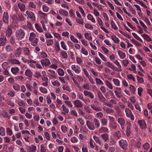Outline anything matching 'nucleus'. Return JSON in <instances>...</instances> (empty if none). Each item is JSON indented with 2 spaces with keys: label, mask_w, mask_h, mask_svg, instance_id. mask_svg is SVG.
Segmentation results:
<instances>
[{
  "label": "nucleus",
  "mask_w": 152,
  "mask_h": 152,
  "mask_svg": "<svg viewBox=\"0 0 152 152\" xmlns=\"http://www.w3.org/2000/svg\"><path fill=\"white\" fill-rule=\"evenodd\" d=\"M93 124H92L90 121H86V124L88 128L91 130H94L95 129H97L100 127L99 121L96 118L93 119Z\"/></svg>",
  "instance_id": "obj_1"
},
{
  "label": "nucleus",
  "mask_w": 152,
  "mask_h": 152,
  "mask_svg": "<svg viewBox=\"0 0 152 152\" xmlns=\"http://www.w3.org/2000/svg\"><path fill=\"white\" fill-rule=\"evenodd\" d=\"M25 31L22 29L17 30L15 31V37L16 39L21 40L25 37Z\"/></svg>",
  "instance_id": "obj_2"
},
{
  "label": "nucleus",
  "mask_w": 152,
  "mask_h": 152,
  "mask_svg": "<svg viewBox=\"0 0 152 152\" xmlns=\"http://www.w3.org/2000/svg\"><path fill=\"white\" fill-rule=\"evenodd\" d=\"M12 19L14 21H23L24 20V18L22 13L13 15L12 16Z\"/></svg>",
  "instance_id": "obj_3"
},
{
  "label": "nucleus",
  "mask_w": 152,
  "mask_h": 152,
  "mask_svg": "<svg viewBox=\"0 0 152 152\" xmlns=\"http://www.w3.org/2000/svg\"><path fill=\"white\" fill-rule=\"evenodd\" d=\"M25 16L26 17L28 16L27 18H29L32 21H34L36 20L35 16L34 14L32 12L29 11H27L25 14Z\"/></svg>",
  "instance_id": "obj_4"
},
{
  "label": "nucleus",
  "mask_w": 152,
  "mask_h": 152,
  "mask_svg": "<svg viewBox=\"0 0 152 152\" xmlns=\"http://www.w3.org/2000/svg\"><path fill=\"white\" fill-rule=\"evenodd\" d=\"M38 16L40 18V21H47V14L39 11L38 13Z\"/></svg>",
  "instance_id": "obj_5"
},
{
  "label": "nucleus",
  "mask_w": 152,
  "mask_h": 152,
  "mask_svg": "<svg viewBox=\"0 0 152 152\" xmlns=\"http://www.w3.org/2000/svg\"><path fill=\"white\" fill-rule=\"evenodd\" d=\"M119 145L124 150H126L127 148L128 143L125 140L121 139L119 141Z\"/></svg>",
  "instance_id": "obj_6"
},
{
  "label": "nucleus",
  "mask_w": 152,
  "mask_h": 152,
  "mask_svg": "<svg viewBox=\"0 0 152 152\" xmlns=\"http://www.w3.org/2000/svg\"><path fill=\"white\" fill-rule=\"evenodd\" d=\"M9 15L8 12H5L3 15V21L6 25H7L9 23Z\"/></svg>",
  "instance_id": "obj_7"
},
{
  "label": "nucleus",
  "mask_w": 152,
  "mask_h": 152,
  "mask_svg": "<svg viewBox=\"0 0 152 152\" xmlns=\"http://www.w3.org/2000/svg\"><path fill=\"white\" fill-rule=\"evenodd\" d=\"M125 112L127 117L129 118L132 121L134 120V117L130 110L129 108H126L125 110Z\"/></svg>",
  "instance_id": "obj_8"
},
{
  "label": "nucleus",
  "mask_w": 152,
  "mask_h": 152,
  "mask_svg": "<svg viewBox=\"0 0 152 152\" xmlns=\"http://www.w3.org/2000/svg\"><path fill=\"white\" fill-rule=\"evenodd\" d=\"M72 70L77 74H80L81 72V70L80 67L78 65L73 64L71 66Z\"/></svg>",
  "instance_id": "obj_9"
},
{
  "label": "nucleus",
  "mask_w": 152,
  "mask_h": 152,
  "mask_svg": "<svg viewBox=\"0 0 152 152\" xmlns=\"http://www.w3.org/2000/svg\"><path fill=\"white\" fill-rule=\"evenodd\" d=\"M26 150L27 152H36L37 147L35 145H32L30 146H27Z\"/></svg>",
  "instance_id": "obj_10"
},
{
  "label": "nucleus",
  "mask_w": 152,
  "mask_h": 152,
  "mask_svg": "<svg viewBox=\"0 0 152 152\" xmlns=\"http://www.w3.org/2000/svg\"><path fill=\"white\" fill-rule=\"evenodd\" d=\"M67 71L68 74L70 76L71 78L75 83H77L75 79V77H74V73L73 71L69 69H67Z\"/></svg>",
  "instance_id": "obj_11"
},
{
  "label": "nucleus",
  "mask_w": 152,
  "mask_h": 152,
  "mask_svg": "<svg viewBox=\"0 0 152 152\" xmlns=\"http://www.w3.org/2000/svg\"><path fill=\"white\" fill-rule=\"evenodd\" d=\"M41 63L43 66H47L50 64V62L49 59L45 58L42 59L41 61Z\"/></svg>",
  "instance_id": "obj_12"
},
{
  "label": "nucleus",
  "mask_w": 152,
  "mask_h": 152,
  "mask_svg": "<svg viewBox=\"0 0 152 152\" xmlns=\"http://www.w3.org/2000/svg\"><path fill=\"white\" fill-rule=\"evenodd\" d=\"M42 24L43 28L45 31H47L49 30V26L47 21H40Z\"/></svg>",
  "instance_id": "obj_13"
},
{
  "label": "nucleus",
  "mask_w": 152,
  "mask_h": 152,
  "mask_svg": "<svg viewBox=\"0 0 152 152\" xmlns=\"http://www.w3.org/2000/svg\"><path fill=\"white\" fill-rule=\"evenodd\" d=\"M138 123L142 129H144L146 128L147 125L144 120H139L138 121Z\"/></svg>",
  "instance_id": "obj_14"
},
{
  "label": "nucleus",
  "mask_w": 152,
  "mask_h": 152,
  "mask_svg": "<svg viewBox=\"0 0 152 152\" xmlns=\"http://www.w3.org/2000/svg\"><path fill=\"white\" fill-rule=\"evenodd\" d=\"M93 137L96 142L98 143L100 145H103V141L99 137L94 135L93 136Z\"/></svg>",
  "instance_id": "obj_15"
},
{
  "label": "nucleus",
  "mask_w": 152,
  "mask_h": 152,
  "mask_svg": "<svg viewBox=\"0 0 152 152\" xmlns=\"http://www.w3.org/2000/svg\"><path fill=\"white\" fill-rule=\"evenodd\" d=\"M15 102L17 103L20 106H24L25 105V103L23 100H21L18 97H17L15 99Z\"/></svg>",
  "instance_id": "obj_16"
},
{
  "label": "nucleus",
  "mask_w": 152,
  "mask_h": 152,
  "mask_svg": "<svg viewBox=\"0 0 152 152\" xmlns=\"http://www.w3.org/2000/svg\"><path fill=\"white\" fill-rule=\"evenodd\" d=\"M74 105L76 108H81L83 107L82 102L79 100H76L74 102Z\"/></svg>",
  "instance_id": "obj_17"
},
{
  "label": "nucleus",
  "mask_w": 152,
  "mask_h": 152,
  "mask_svg": "<svg viewBox=\"0 0 152 152\" xmlns=\"http://www.w3.org/2000/svg\"><path fill=\"white\" fill-rule=\"evenodd\" d=\"M19 68L17 67H12L11 69L12 73L14 75H17L19 71Z\"/></svg>",
  "instance_id": "obj_18"
},
{
  "label": "nucleus",
  "mask_w": 152,
  "mask_h": 152,
  "mask_svg": "<svg viewBox=\"0 0 152 152\" xmlns=\"http://www.w3.org/2000/svg\"><path fill=\"white\" fill-rule=\"evenodd\" d=\"M113 62L118 66V68H117L115 70L121 72L122 70V66L120 63L118 61V60H116Z\"/></svg>",
  "instance_id": "obj_19"
},
{
  "label": "nucleus",
  "mask_w": 152,
  "mask_h": 152,
  "mask_svg": "<svg viewBox=\"0 0 152 152\" xmlns=\"http://www.w3.org/2000/svg\"><path fill=\"white\" fill-rule=\"evenodd\" d=\"M48 71L49 72V75L51 79L55 78L56 77V72L50 69L48 70Z\"/></svg>",
  "instance_id": "obj_20"
},
{
  "label": "nucleus",
  "mask_w": 152,
  "mask_h": 152,
  "mask_svg": "<svg viewBox=\"0 0 152 152\" xmlns=\"http://www.w3.org/2000/svg\"><path fill=\"white\" fill-rule=\"evenodd\" d=\"M114 137L117 139H119L121 137V134L119 131H117L113 133Z\"/></svg>",
  "instance_id": "obj_21"
},
{
  "label": "nucleus",
  "mask_w": 152,
  "mask_h": 152,
  "mask_svg": "<svg viewBox=\"0 0 152 152\" xmlns=\"http://www.w3.org/2000/svg\"><path fill=\"white\" fill-rule=\"evenodd\" d=\"M117 123L114 122H109V127L113 129H115L117 127Z\"/></svg>",
  "instance_id": "obj_22"
},
{
  "label": "nucleus",
  "mask_w": 152,
  "mask_h": 152,
  "mask_svg": "<svg viewBox=\"0 0 152 152\" xmlns=\"http://www.w3.org/2000/svg\"><path fill=\"white\" fill-rule=\"evenodd\" d=\"M18 5L20 10L22 12H23L25 10L26 6L25 5L21 3H19L18 4Z\"/></svg>",
  "instance_id": "obj_23"
},
{
  "label": "nucleus",
  "mask_w": 152,
  "mask_h": 152,
  "mask_svg": "<svg viewBox=\"0 0 152 152\" xmlns=\"http://www.w3.org/2000/svg\"><path fill=\"white\" fill-rule=\"evenodd\" d=\"M100 137L105 142H106L109 139V135L107 133L101 134Z\"/></svg>",
  "instance_id": "obj_24"
},
{
  "label": "nucleus",
  "mask_w": 152,
  "mask_h": 152,
  "mask_svg": "<svg viewBox=\"0 0 152 152\" xmlns=\"http://www.w3.org/2000/svg\"><path fill=\"white\" fill-rule=\"evenodd\" d=\"M62 108L63 109V111L62 112V113L64 115H66V114L68 113L69 112V109L67 108L64 104L62 105Z\"/></svg>",
  "instance_id": "obj_25"
},
{
  "label": "nucleus",
  "mask_w": 152,
  "mask_h": 152,
  "mask_svg": "<svg viewBox=\"0 0 152 152\" xmlns=\"http://www.w3.org/2000/svg\"><path fill=\"white\" fill-rule=\"evenodd\" d=\"M105 65L108 67H109L113 69V70H115V67L114 65L111 63L110 62L108 61L106 63H104Z\"/></svg>",
  "instance_id": "obj_26"
},
{
  "label": "nucleus",
  "mask_w": 152,
  "mask_h": 152,
  "mask_svg": "<svg viewBox=\"0 0 152 152\" xmlns=\"http://www.w3.org/2000/svg\"><path fill=\"white\" fill-rule=\"evenodd\" d=\"M12 30L11 26H9L8 27L7 30L6 32V35L7 37H9L12 34Z\"/></svg>",
  "instance_id": "obj_27"
},
{
  "label": "nucleus",
  "mask_w": 152,
  "mask_h": 152,
  "mask_svg": "<svg viewBox=\"0 0 152 152\" xmlns=\"http://www.w3.org/2000/svg\"><path fill=\"white\" fill-rule=\"evenodd\" d=\"M7 42V39L5 37L0 38V46H2L4 45Z\"/></svg>",
  "instance_id": "obj_28"
},
{
  "label": "nucleus",
  "mask_w": 152,
  "mask_h": 152,
  "mask_svg": "<svg viewBox=\"0 0 152 152\" xmlns=\"http://www.w3.org/2000/svg\"><path fill=\"white\" fill-rule=\"evenodd\" d=\"M58 12L61 15L65 16H67L68 15L67 11L62 9H59L58 10Z\"/></svg>",
  "instance_id": "obj_29"
},
{
  "label": "nucleus",
  "mask_w": 152,
  "mask_h": 152,
  "mask_svg": "<svg viewBox=\"0 0 152 152\" xmlns=\"http://www.w3.org/2000/svg\"><path fill=\"white\" fill-rule=\"evenodd\" d=\"M22 51L24 54L26 56H29L30 54L29 49L27 48H24L22 49Z\"/></svg>",
  "instance_id": "obj_30"
},
{
  "label": "nucleus",
  "mask_w": 152,
  "mask_h": 152,
  "mask_svg": "<svg viewBox=\"0 0 152 152\" xmlns=\"http://www.w3.org/2000/svg\"><path fill=\"white\" fill-rule=\"evenodd\" d=\"M118 53L121 59H124L126 56L125 53L121 50H119L118 51Z\"/></svg>",
  "instance_id": "obj_31"
},
{
  "label": "nucleus",
  "mask_w": 152,
  "mask_h": 152,
  "mask_svg": "<svg viewBox=\"0 0 152 152\" xmlns=\"http://www.w3.org/2000/svg\"><path fill=\"white\" fill-rule=\"evenodd\" d=\"M90 106L94 110L96 111H101L102 110L101 108L94 104H91Z\"/></svg>",
  "instance_id": "obj_32"
},
{
  "label": "nucleus",
  "mask_w": 152,
  "mask_h": 152,
  "mask_svg": "<svg viewBox=\"0 0 152 152\" xmlns=\"http://www.w3.org/2000/svg\"><path fill=\"white\" fill-rule=\"evenodd\" d=\"M132 42L135 45L138 46V47H141L142 45V44L139 42H138L135 39H132L131 40Z\"/></svg>",
  "instance_id": "obj_33"
},
{
  "label": "nucleus",
  "mask_w": 152,
  "mask_h": 152,
  "mask_svg": "<svg viewBox=\"0 0 152 152\" xmlns=\"http://www.w3.org/2000/svg\"><path fill=\"white\" fill-rule=\"evenodd\" d=\"M111 38L114 42L118 44L120 42L119 39L115 35H113L111 36Z\"/></svg>",
  "instance_id": "obj_34"
},
{
  "label": "nucleus",
  "mask_w": 152,
  "mask_h": 152,
  "mask_svg": "<svg viewBox=\"0 0 152 152\" xmlns=\"http://www.w3.org/2000/svg\"><path fill=\"white\" fill-rule=\"evenodd\" d=\"M52 84L53 86L56 87H59L61 86V84L58 80H54L51 81Z\"/></svg>",
  "instance_id": "obj_35"
},
{
  "label": "nucleus",
  "mask_w": 152,
  "mask_h": 152,
  "mask_svg": "<svg viewBox=\"0 0 152 152\" xmlns=\"http://www.w3.org/2000/svg\"><path fill=\"white\" fill-rule=\"evenodd\" d=\"M60 53L64 58L66 59L68 58V55L66 51L61 50L60 51Z\"/></svg>",
  "instance_id": "obj_36"
},
{
  "label": "nucleus",
  "mask_w": 152,
  "mask_h": 152,
  "mask_svg": "<svg viewBox=\"0 0 152 152\" xmlns=\"http://www.w3.org/2000/svg\"><path fill=\"white\" fill-rule=\"evenodd\" d=\"M30 41L31 42V44L32 46H36L37 45L38 40V39L37 38H34V39L30 40Z\"/></svg>",
  "instance_id": "obj_37"
},
{
  "label": "nucleus",
  "mask_w": 152,
  "mask_h": 152,
  "mask_svg": "<svg viewBox=\"0 0 152 152\" xmlns=\"http://www.w3.org/2000/svg\"><path fill=\"white\" fill-rule=\"evenodd\" d=\"M22 51L21 48H18L15 53V56L17 57H19L20 55L21 52Z\"/></svg>",
  "instance_id": "obj_38"
},
{
  "label": "nucleus",
  "mask_w": 152,
  "mask_h": 152,
  "mask_svg": "<svg viewBox=\"0 0 152 152\" xmlns=\"http://www.w3.org/2000/svg\"><path fill=\"white\" fill-rule=\"evenodd\" d=\"M112 81L115 86H120V81L118 79L113 78Z\"/></svg>",
  "instance_id": "obj_39"
},
{
  "label": "nucleus",
  "mask_w": 152,
  "mask_h": 152,
  "mask_svg": "<svg viewBox=\"0 0 152 152\" xmlns=\"http://www.w3.org/2000/svg\"><path fill=\"white\" fill-rule=\"evenodd\" d=\"M57 72L58 75L61 76H64L65 74L64 71L61 68H59L57 69Z\"/></svg>",
  "instance_id": "obj_40"
},
{
  "label": "nucleus",
  "mask_w": 152,
  "mask_h": 152,
  "mask_svg": "<svg viewBox=\"0 0 152 152\" xmlns=\"http://www.w3.org/2000/svg\"><path fill=\"white\" fill-rule=\"evenodd\" d=\"M141 36L146 41L149 42L151 41V38L147 34H143L141 35Z\"/></svg>",
  "instance_id": "obj_41"
},
{
  "label": "nucleus",
  "mask_w": 152,
  "mask_h": 152,
  "mask_svg": "<svg viewBox=\"0 0 152 152\" xmlns=\"http://www.w3.org/2000/svg\"><path fill=\"white\" fill-rule=\"evenodd\" d=\"M25 75L27 77H32V73L31 70L29 69H28L26 70L25 73Z\"/></svg>",
  "instance_id": "obj_42"
},
{
  "label": "nucleus",
  "mask_w": 152,
  "mask_h": 152,
  "mask_svg": "<svg viewBox=\"0 0 152 152\" xmlns=\"http://www.w3.org/2000/svg\"><path fill=\"white\" fill-rule=\"evenodd\" d=\"M87 17L88 20H91L93 23H96V21L95 19L91 14H88Z\"/></svg>",
  "instance_id": "obj_43"
},
{
  "label": "nucleus",
  "mask_w": 152,
  "mask_h": 152,
  "mask_svg": "<svg viewBox=\"0 0 152 152\" xmlns=\"http://www.w3.org/2000/svg\"><path fill=\"white\" fill-rule=\"evenodd\" d=\"M132 34L134 38L137 40L142 42H143L142 39L137 34L133 32L132 33Z\"/></svg>",
  "instance_id": "obj_44"
},
{
  "label": "nucleus",
  "mask_w": 152,
  "mask_h": 152,
  "mask_svg": "<svg viewBox=\"0 0 152 152\" xmlns=\"http://www.w3.org/2000/svg\"><path fill=\"white\" fill-rule=\"evenodd\" d=\"M1 114L3 117L9 119L10 117L9 116L8 113L6 111L4 110L2 111Z\"/></svg>",
  "instance_id": "obj_45"
},
{
  "label": "nucleus",
  "mask_w": 152,
  "mask_h": 152,
  "mask_svg": "<svg viewBox=\"0 0 152 152\" xmlns=\"http://www.w3.org/2000/svg\"><path fill=\"white\" fill-rule=\"evenodd\" d=\"M85 38L89 41H91L92 40V37L89 35V33L86 32L84 34Z\"/></svg>",
  "instance_id": "obj_46"
},
{
  "label": "nucleus",
  "mask_w": 152,
  "mask_h": 152,
  "mask_svg": "<svg viewBox=\"0 0 152 152\" xmlns=\"http://www.w3.org/2000/svg\"><path fill=\"white\" fill-rule=\"evenodd\" d=\"M117 121L118 123L120 125L125 124V121L124 119L120 117L117 119Z\"/></svg>",
  "instance_id": "obj_47"
},
{
  "label": "nucleus",
  "mask_w": 152,
  "mask_h": 152,
  "mask_svg": "<svg viewBox=\"0 0 152 152\" xmlns=\"http://www.w3.org/2000/svg\"><path fill=\"white\" fill-rule=\"evenodd\" d=\"M139 22L141 25L142 26L144 31L147 33V26L145 25L144 22L143 21H142L141 20H139Z\"/></svg>",
  "instance_id": "obj_48"
},
{
  "label": "nucleus",
  "mask_w": 152,
  "mask_h": 152,
  "mask_svg": "<svg viewBox=\"0 0 152 152\" xmlns=\"http://www.w3.org/2000/svg\"><path fill=\"white\" fill-rule=\"evenodd\" d=\"M105 84L106 86L110 89L112 90L113 88V86L112 84L107 80H106L105 81Z\"/></svg>",
  "instance_id": "obj_49"
},
{
  "label": "nucleus",
  "mask_w": 152,
  "mask_h": 152,
  "mask_svg": "<svg viewBox=\"0 0 152 152\" xmlns=\"http://www.w3.org/2000/svg\"><path fill=\"white\" fill-rule=\"evenodd\" d=\"M35 26L36 30L39 32H42L43 31L39 24L36 23L35 24Z\"/></svg>",
  "instance_id": "obj_50"
},
{
  "label": "nucleus",
  "mask_w": 152,
  "mask_h": 152,
  "mask_svg": "<svg viewBox=\"0 0 152 152\" xmlns=\"http://www.w3.org/2000/svg\"><path fill=\"white\" fill-rule=\"evenodd\" d=\"M99 132L101 133L107 132H108V129L105 127H102L99 129Z\"/></svg>",
  "instance_id": "obj_51"
},
{
  "label": "nucleus",
  "mask_w": 152,
  "mask_h": 152,
  "mask_svg": "<svg viewBox=\"0 0 152 152\" xmlns=\"http://www.w3.org/2000/svg\"><path fill=\"white\" fill-rule=\"evenodd\" d=\"M102 125L103 126H106L107 125V120L105 118H104L101 120Z\"/></svg>",
  "instance_id": "obj_52"
},
{
  "label": "nucleus",
  "mask_w": 152,
  "mask_h": 152,
  "mask_svg": "<svg viewBox=\"0 0 152 152\" xmlns=\"http://www.w3.org/2000/svg\"><path fill=\"white\" fill-rule=\"evenodd\" d=\"M77 96L78 99L84 102H85V100L84 99L83 95L81 93L79 92L78 93L77 95Z\"/></svg>",
  "instance_id": "obj_53"
},
{
  "label": "nucleus",
  "mask_w": 152,
  "mask_h": 152,
  "mask_svg": "<svg viewBox=\"0 0 152 152\" xmlns=\"http://www.w3.org/2000/svg\"><path fill=\"white\" fill-rule=\"evenodd\" d=\"M114 92L117 97L120 98L123 96V95L121 92L117 91H115Z\"/></svg>",
  "instance_id": "obj_54"
},
{
  "label": "nucleus",
  "mask_w": 152,
  "mask_h": 152,
  "mask_svg": "<svg viewBox=\"0 0 152 152\" xmlns=\"http://www.w3.org/2000/svg\"><path fill=\"white\" fill-rule=\"evenodd\" d=\"M36 35L33 32H31L30 34V36L29 38V40H31L33 39H34V38H37L36 37Z\"/></svg>",
  "instance_id": "obj_55"
},
{
  "label": "nucleus",
  "mask_w": 152,
  "mask_h": 152,
  "mask_svg": "<svg viewBox=\"0 0 152 152\" xmlns=\"http://www.w3.org/2000/svg\"><path fill=\"white\" fill-rule=\"evenodd\" d=\"M13 89L16 91H19L20 90V86L16 83L14 84L13 86Z\"/></svg>",
  "instance_id": "obj_56"
},
{
  "label": "nucleus",
  "mask_w": 152,
  "mask_h": 152,
  "mask_svg": "<svg viewBox=\"0 0 152 152\" xmlns=\"http://www.w3.org/2000/svg\"><path fill=\"white\" fill-rule=\"evenodd\" d=\"M93 116L91 114H87L84 117L87 120L86 121H90L91 120Z\"/></svg>",
  "instance_id": "obj_57"
},
{
  "label": "nucleus",
  "mask_w": 152,
  "mask_h": 152,
  "mask_svg": "<svg viewBox=\"0 0 152 152\" xmlns=\"http://www.w3.org/2000/svg\"><path fill=\"white\" fill-rule=\"evenodd\" d=\"M76 22L78 24L83 25L84 23V20L81 18H76Z\"/></svg>",
  "instance_id": "obj_58"
},
{
  "label": "nucleus",
  "mask_w": 152,
  "mask_h": 152,
  "mask_svg": "<svg viewBox=\"0 0 152 152\" xmlns=\"http://www.w3.org/2000/svg\"><path fill=\"white\" fill-rule=\"evenodd\" d=\"M70 39L74 43H78L79 42L78 40L74 36L72 35H70Z\"/></svg>",
  "instance_id": "obj_59"
},
{
  "label": "nucleus",
  "mask_w": 152,
  "mask_h": 152,
  "mask_svg": "<svg viewBox=\"0 0 152 152\" xmlns=\"http://www.w3.org/2000/svg\"><path fill=\"white\" fill-rule=\"evenodd\" d=\"M28 7L33 9H35L36 6L34 2H30L28 3Z\"/></svg>",
  "instance_id": "obj_60"
},
{
  "label": "nucleus",
  "mask_w": 152,
  "mask_h": 152,
  "mask_svg": "<svg viewBox=\"0 0 152 152\" xmlns=\"http://www.w3.org/2000/svg\"><path fill=\"white\" fill-rule=\"evenodd\" d=\"M77 121H78L82 125H83L85 124V121L82 118H77Z\"/></svg>",
  "instance_id": "obj_61"
},
{
  "label": "nucleus",
  "mask_w": 152,
  "mask_h": 152,
  "mask_svg": "<svg viewBox=\"0 0 152 152\" xmlns=\"http://www.w3.org/2000/svg\"><path fill=\"white\" fill-rule=\"evenodd\" d=\"M96 84L97 85H103V82L99 78H95Z\"/></svg>",
  "instance_id": "obj_62"
},
{
  "label": "nucleus",
  "mask_w": 152,
  "mask_h": 152,
  "mask_svg": "<svg viewBox=\"0 0 152 152\" xmlns=\"http://www.w3.org/2000/svg\"><path fill=\"white\" fill-rule=\"evenodd\" d=\"M1 66L4 69H6L9 67V65L7 62H5L2 64Z\"/></svg>",
  "instance_id": "obj_63"
},
{
  "label": "nucleus",
  "mask_w": 152,
  "mask_h": 152,
  "mask_svg": "<svg viewBox=\"0 0 152 152\" xmlns=\"http://www.w3.org/2000/svg\"><path fill=\"white\" fill-rule=\"evenodd\" d=\"M143 147L145 150H148L150 147V144L148 142H146L143 145Z\"/></svg>",
  "instance_id": "obj_64"
}]
</instances>
